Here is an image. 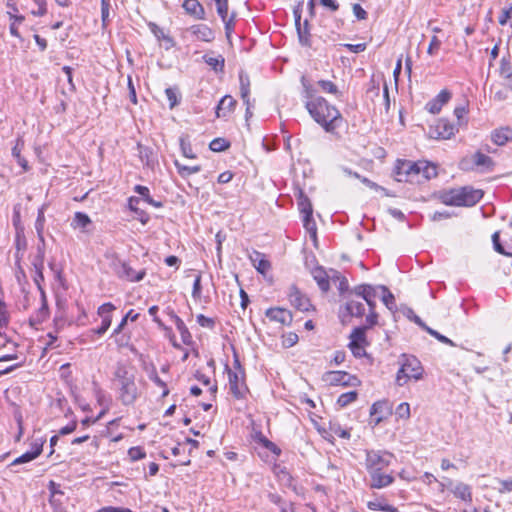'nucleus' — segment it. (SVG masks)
<instances>
[{
    "label": "nucleus",
    "instance_id": "obj_1",
    "mask_svg": "<svg viewBox=\"0 0 512 512\" xmlns=\"http://www.w3.org/2000/svg\"><path fill=\"white\" fill-rule=\"evenodd\" d=\"M136 373V368L129 363L118 362L115 367L113 384L118 391V399L125 406L133 405L139 397Z\"/></svg>",
    "mask_w": 512,
    "mask_h": 512
},
{
    "label": "nucleus",
    "instance_id": "obj_2",
    "mask_svg": "<svg viewBox=\"0 0 512 512\" xmlns=\"http://www.w3.org/2000/svg\"><path fill=\"white\" fill-rule=\"evenodd\" d=\"M305 107L311 117L327 132H333L342 121L339 110L335 106L330 105L323 97H316L306 101Z\"/></svg>",
    "mask_w": 512,
    "mask_h": 512
},
{
    "label": "nucleus",
    "instance_id": "obj_3",
    "mask_svg": "<svg viewBox=\"0 0 512 512\" xmlns=\"http://www.w3.org/2000/svg\"><path fill=\"white\" fill-rule=\"evenodd\" d=\"M483 197V191L470 187L450 189L440 195L441 202L447 206H474Z\"/></svg>",
    "mask_w": 512,
    "mask_h": 512
},
{
    "label": "nucleus",
    "instance_id": "obj_4",
    "mask_svg": "<svg viewBox=\"0 0 512 512\" xmlns=\"http://www.w3.org/2000/svg\"><path fill=\"white\" fill-rule=\"evenodd\" d=\"M424 369L421 362L412 355L402 354L400 356V368L396 375V383L404 386L409 380L418 381L423 376Z\"/></svg>",
    "mask_w": 512,
    "mask_h": 512
},
{
    "label": "nucleus",
    "instance_id": "obj_5",
    "mask_svg": "<svg viewBox=\"0 0 512 512\" xmlns=\"http://www.w3.org/2000/svg\"><path fill=\"white\" fill-rule=\"evenodd\" d=\"M460 168L465 171L478 170L481 172L491 171L494 162L491 157L477 151L470 157H465L460 161Z\"/></svg>",
    "mask_w": 512,
    "mask_h": 512
},
{
    "label": "nucleus",
    "instance_id": "obj_6",
    "mask_svg": "<svg viewBox=\"0 0 512 512\" xmlns=\"http://www.w3.org/2000/svg\"><path fill=\"white\" fill-rule=\"evenodd\" d=\"M392 454L386 451L369 450L366 452L367 471L384 470L391 463Z\"/></svg>",
    "mask_w": 512,
    "mask_h": 512
},
{
    "label": "nucleus",
    "instance_id": "obj_7",
    "mask_svg": "<svg viewBox=\"0 0 512 512\" xmlns=\"http://www.w3.org/2000/svg\"><path fill=\"white\" fill-rule=\"evenodd\" d=\"M298 206L301 214L303 215V225L309 232L311 238L316 240V223L312 218L313 208L309 198L300 192Z\"/></svg>",
    "mask_w": 512,
    "mask_h": 512
},
{
    "label": "nucleus",
    "instance_id": "obj_8",
    "mask_svg": "<svg viewBox=\"0 0 512 512\" xmlns=\"http://www.w3.org/2000/svg\"><path fill=\"white\" fill-rule=\"evenodd\" d=\"M395 174L396 179L399 182L413 181L416 176H419L418 162L398 160L395 168Z\"/></svg>",
    "mask_w": 512,
    "mask_h": 512
},
{
    "label": "nucleus",
    "instance_id": "obj_9",
    "mask_svg": "<svg viewBox=\"0 0 512 512\" xmlns=\"http://www.w3.org/2000/svg\"><path fill=\"white\" fill-rule=\"evenodd\" d=\"M226 368L228 372L230 392L237 399L243 398L248 391L244 380V371H233L232 369L228 368V366Z\"/></svg>",
    "mask_w": 512,
    "mask_h": 512
},
{
    "label": "nucleus",
    "instance_id": "obj_10",
    "mask_svg": "<svg viewBox=\"0 0 512 512\" xmlns=\"http://www.w3.org/2000/svg\"><path fill=\"white\" fill-rule=\"evenodd\" d=\"M457 128L447 119H439L435 125L430 126L428 135L433 139H450L454 136Z\"/></svg>",
    "mask_w": 512,
    "mask_h": 512
},
{
    "label": "nucleus",
    "instance_id": "obj_11",
    "mask_svg": "<svg viewBox=\"0 0 512 512\" xmlns=\"http://www.w3.org/2000/svg\"><path fill=\"white\" fill-rule=\"evenodd\" d=\"M325 380L331 385L357 386L360 381L345 371H329L325 374Z\"/></svg>",
    "mask_w": 512,
    "mask_h": 512
},
{
    "label": "nucleus",
    "instance_id": "obj_12",
    "mask_svg": "<svg viewBox=\"0 0 512 512\" xmlns=\"http://www.w3.org/2000/svg\"><path fill=\"white\" fill-rule=\"evenodd\" d=\"M288 298L290 304L297 310L308 312L312 309L310 299L304 295L295 285L289 288Z\"/></svg>",
    "mask_w": 512,
    "mask_h": 512
},
{
    "label": "nucleus",
    "instance_id": "obj_13",
    "mask_svg": "<svg viewBox=\"0 0 512 512\" xmlns=\"http://www.w3.org/2000/svg\"><path fill=\"white\" fill-rule=\"evenodd\" d=\"M114 272L117 274L118 277L126 279L131 282H138L142 280L145 276L144 270L136 272L127 263L121 261L114 263Z\"/></svg>",
    "mask_w": 512,
    "mask_h": 512
},
{
    "label": "nucleus",
    "instance_id": "obj_14",
    "mask_svg": "<svg viewBox=\"0 0 512 512\" xmlns=\"http://www.w3.org/2000/svg\"><path fill=\"white\" fill-rule=\"evenodd\" d=\"M6 7L8 8L7 15L11 21L9 26L10 34L14 37L20 38L18 25L24 22L25 17L17 14L18 8L14 0H7Z\"/></svg>",
    "mask_w": 512,
    "mask_h": 512
},
{
    "label": "nucleus",
    "instance_id": "obj_15",
    "mask_svg": "<svg viewBox=\"0 0 512 512\" xmlns=\"http://www.w3.org/2000/svg\"><path fill=\"white\" fill-rule=\"evenodd\" d=\"M370 476V488L382 489L394 482V477L391 474L384 473L383 470L368 471Z\"/></svg>",
    "mask_w": 512,
    "mask_h": 512
},
{
    "label": "nucleus",
    "instance_id": "obj_16",
    "mask_svg": "<svg viewBox=\"0 0 512 512\" xmlns=\"http://www.w3.org/2000/svg\"><path fill=\"white\" fill-rule=\"evenodd\" d=\"M265 315L271 321L278 322L282 325H290L293 320L292 313L289 310L280 307L269 308Z\"/></svg>",
    "mask_w": 512,
    "mask_h": 512
},
{
    "label": "nucleus",
    "instance_id": "obj_17",
    "mask_svg": "<svg viewBox=\"0 0 512 512\" xmlns=\"http://www.w3.org/2000/svg\"><path fill=\"white\" fill-rule=\"evenodd\" d=\"M186 32L195 37L196 40L211 42L214 40V31L205 24H196L187 28Z\"/></svg>",
    "mask_w": 512,
    "mask_h": 512
},
{
    "label": "nucleus",
    "instance_id": "obj_18",
    "mask_svg": "<svg viewBox=\"0 0 512 512\" xmlns=\"http://www.w3.org/2000/svg\"><path fill=\"white\" fill-rule=\"evenodd\" d=\"M451 99V93L443 89L435 98L430 100L425 108L432 114H437L441 111L443 105H445Z\"/></svg>",
    "mask_w": 512,
    "mask_h": 512
},
{
    "label": "nucleus",
    "instance_id": "obj_19",
    "mask_svg": "<svg viewBox=\"0 0 512 512\" xmlns=\"http://www.w3.org/2000/svg\"><path fill=\"white\" fill-rule=\"evenodd\" d=\"M43 260H44V250L41 247H38V256L37 260L33 263L35 268V276L34 282L41 293V297L45 298V291L42 288V281H44L43 275Z\"/></svg>",
    "mask_w": 512,
    "mask_h": 512
},
{
    "label": "nucleus",
    "instance_id": "obj_20",
    "mask_svg": "<svg viewBox=\"0 0 512 512\" xmlns=\"http://www.w3.org/2000/svg\"><path fill=\"white\" fill-rule=\"evenodd\" d=\"M236 100L231 95H225L219 101L216 107V116L218 118H225L232 113L236 107Z\"/></svg>",
    "mask_w": 512,
    "mask_h": 512
},
{
    "label": "nucleus",
    "instance_id": "obj_21",
    "mask_svg": "<svg viewBox=\"0 0 512 512\" xmlns=\"http://www.w3.org/2000/svg\"><path fill=\"white\" fill-rule=\"evenodd\" d=\"M378 291H380L379 286H372L369 284H361L352 290V293L358 297H361L365 300V302H369V300H375L378 296Z\"/></svg>",
    "mask_w": 512,
    "mask_h": 512
},
{
    "label": "nucleus",
    "instance_id": "obj_22",
    "mask_svg": "<svg viewBox=\"0 0 512 512\" xmlns=\"http://www.w3.org/2000/svg\"><path fill=\"white\" fill-rule=\"evenodd\" d=\"M249 258L254 268L262 275H265L271 268L270 262L265 258L264 254L258 251H253Z\"/></svg>",
    "mask_w": 512,
    "mask_h": 512
},
{
    "label": "nucleus",
    "instance_id": "obj_23",
    "mask_svg": "<svg viewBox=\"0 0 512 512\" xmlns=\"http://www.w3.org/2000/svg\"><path fill=\"white\" fill-rule=\"evenodd\" d=\"M148 26L153 35L157 38V40L164 43L166 50H169L175 46L173 38L166 34L164 30L160 28L157 24L150 22Z\"/></svg>",
    "mask_w": 512,
    "mask_h": 512
},
{
    "label": "nucleus",
    "instance_id": "obj_24",
    "mask_svg": "<svg viewBox=\"0 0 512 512\" xmlns=\"http://www.w3.org/2000/svg\"><path fill=\"white\" fill-rule=\"evenodd\" d=\"M183 8L188 14L194 16L196 19H205V10L198 0H185Z\"/></svg>",
    "mask_w": 512,
    "mask_h": 512
},
{
    "label": "nucleus",
    "instance_id": "obj_25",
    "mask_svg": "<svg viewBox=\"0 0 512 512\" xmlns=\"http://www.w3.org/2000/svg\"><path fill=\"white\" fill-rule=\"evenodd\" d=\"M311 274L321 291L328 292L330 289L328 272L323 267H316L311 271Z\"/></svg>",
    "mask_w": 512,
    "mask_h": 512
},
{
    "label": "nucleus",
    "instance_id": "obj_26",
    "mask_svg": "<svg viewBox=\"0 0 512 512\" xmlns=\"http://www.w3.org/2000/svg\"><path fill=\"white\" fill-rule=\"evenodd\" d=\"M171 319L174 321L177 330L179 331L181 335V339L184 344L189 345L192 343V335L189 332L187 326L185 325L184 321L177 316L173 311L169 313Z\"/></svg>",
    "mask_w": 512,
    "mask_h": 512
},
{
    "label": "nucleus",
    "instance_id": "obj_27",
    "mask_svg": "<svg viewBox=\"0 0 512 512\" xmlns=\"http://www.w3.org/2000/svg\"><path fill=\"white\" fill-rule=\"evenodd\" d=\"M140 202L141 198L130 197L128 205L130 210L135 213V218L139 220L142 224H146L149 221L150 217L148 213H146L143 209L139 207Z\"/></svg>",
    "mask_w": 512,
    "mask_h": 512
},
{
    "label": "nucleus",
    "instance_id": "obj_28",
    "mask_svg": "<svg viewBox=\"0 0 512 512\" xmlns=\"http://www.w3.org/2000/svg\"><path fill=\"white\" fill-rule=\"evenodd\" d=\"M116 309V307L108 302V303H104L102 304L99 308H98V315L101 317L102 319V325L109 328L110 325H111V322H112V312Z\"/></svg>",
    "mask_w": 512,
    "mask_h": 512
},
{
    "label": "nucleus",
    "instance_id": "obj_29",
    "mask_svg": "<svg viewBox=\"0 0 512 512\" xmlns=\"http://www.w3.org/2000/svg\"><path fill=\"white\" fill-rule=\"evenodd\" d=\"M45 209H46V205H42L39 209H38V214H37V218H36V221H35V229H36V232H37V237L39 239V242L44 246L45 244V240H44V227H45Z\"/></svg>",
    "mask_w": 512,
    "mask_h": 512
},
{
    "label": "nucleus",
    "instance_id": "obj_30",
    "mask_svg": "<svg viewBox=\"0 0 512 512\" xmlns=\"http://www.w3.org/2000/svg\"><path fill=\"white\" fill-rule=\"evenodd\" d=\"M492 140L498 146L505 145L509 140L512 139V129L509 127L495 130L492 133Z\"/></svg>",
    "mask_w": 512,
    "mask_h": 512
},
{
    "label": "nucleus",
    "instance_id": "obj_31",
    "mask_svg": "<svg viewBox=\"0 0 512 512\" xmlns=\"http://www.w3.org/2000/svg\"><path fill=\"white\" fill-rule=\"evenodd\" d=\"M239 82L241 98L244 103H248V99H250V79L248 74L241 71L239 73Z\"/></svg>",
    "mask_w": 512,
    "mask_h": 512
},
{
    "label": "nucleus",
    "instance_id": "obj_32",
    "mask_svg": "<svg viewBox=\"0 0 512 512\" xmlns=\"http://www.w3.org/2000/svg\"><path fill=\"white\" fill-rule=\"evenodd\" d=\"M345 310L350 316L362 317L365 307L361 301L348 300L345 304Z\"/></svg>",
    "mask_w": 512,
    "mask_h": 512
},
{
    "label": "nucleus",
    "instance_id": "obj_33",
    "mask_svg": "<svg viewBox=\"0 0 512 512\" xmlns=\"http://www.w3.org/2000/svg\"><path fill=\"white\" fill-rule=\"evenodd\" d=\"M134 191L142 197L141 200H143L144 202H146L156 208H160L163 206L161 201H156L153 198H151L148 187L142 186V185H136L134 188Z\"/></svg>",
    "mask_w": 512,
    "mask_h": 512
},
{
    "label": "nucleus",
    "instance_id": "obj_34",
    "mask_svg": "<svg viewBox=\"0 0 512 512\" xmlns=\"http://www.w3.org/2000/svg\"><path fill=\"white\" fill-rule=\"evenodd\" d=\"M204 62L209 65L215 72H223L225 59L222 55L216 57L205 54L203 56Z\"/></svg>",
    "mask_w": 512,
    "mask_h": 512
},
{
    "label": "nucleus",
    "instance_id": "obj_35",
    "mask_svg": "<svg viewBox=\"0 0 512 512\" xmlns=\"http://www.w3.org/2000/svg\"><path fill=\"white\" fill-rule=\"evenodd\" d=\"M419 175H422L425 179H431L437 176V168L434 164H430L426 161H418Z\"/></svg>",
    "mask_w": 512,
    "mask_h": 512
},
{
    "label": "nucleus",
    "instance_id": "obj_36",
    "mask_svg": "<svg viewBox=\"0 0 512 512\" xmlns=\"http://www.w3.org/2000/svg\"><path fill=\"white\" fill-rule=\"evenodd\" d=\"M23 141L18 139L15 146L12 148V155L14 158H16L17 163L23 168L24 171L29 170L28 162L27 160L21 156V151L23 148Z\"/></svg>",
    "mask_w": 512,
    "mask_h": 512
},
{
    "label": "nucleus",
    "instance_id": "obj_37",
    "mask_svg": "<svg viewBox=\"0 0 512 512\" xmlns=\"http://www.w3.org/2000/svg\"><path fill=\"white\" fill-rule=\"evenodd\" d=\"M379 289L381 291L382 302L390 311H393L396 308L394 295L389 291V289L386 286L379 285Z\"/></svg>",
    "mask_w": 512,
    "mask_h": 512
},
{
    "label": "nucleus",
    "instance_id": "obj_38",
    "mask_svg": "<svg viewBox=\"0 0 512 512\" xmlns=\"http://www.w3.org/2000/svg\"><path fill=\"white\" fill-rule=\"evenodd\" d=\"M90 224L91 219L87 214L83 212H76L72 220L71 226L74 229L81 228L82 230H85V228Z\"/></svg>",
    "mask_w": 512,
    "mask_h": 512
},
{
    "label": "nucleus",
    "instance_id": "obj_39",
    "mask_svg": "<svg viewBox=\"0 0 512 512\" xmlns=\"http://www.w3.org/2000/svg\"><path fill=\"white\" fill-rule=\"evenodd\" d=\"M453 493H454V495L457 498H460V499H462L464 501L471 502V500H472L471 490H470V487L467 484L458 483L455 486V488L453 490Z\"/></svg>",
    "mask_w": 512,
    "mask_h": 512
},
{
    "label": "nucleus",
    "instance_id": "obj_40",
    "mask_svg": "<svg viewBox=\"0 0 512 512\" xmlns=\"http://www.w3.org/2000/svg\"><path fill=\"white\" fill-rule=\"evenodd\" d=\"M174 164L177 168L179 175L183 178L188 177L192 174H195V173H198L201 171V166H199V165L186 166V165L181 164L178 160H175Z\"/></svg>",
    "mask_w": 512,
    "mask_h": 512
},
{
    "label": "nucleus",
    "instance_id": "obj_41",
    "mask_svg": "<svg viewBox=\"0 0 512 512\" xmlns=\"http://www.w3.org/2000/svg\"><path fill=\"white\" fill-rule=\"evenodd\" d=\"M39 455H40V448H39V446H37L35 448V451H27L24 454H22L21 456L17 457L11 463V466L28 463V462L36 459Z\"/></svg>",
    "mask_w": 512,
    "mask_h": 512
},
{
    "label": "nucleus",
    "instance_id": "obj_42",
    "mask_svg": "<svg viewBox=\"0 0 512 512\" xmlns=\"http://www.w3.org/2000/svg\"><path fill=\"white\" fill-rule=\"evenodd\" d=\"M318 86L321 88V90L328 94H333L337 98H340L342 96V93L339 91L336 84H334L332 81L329 80H319Z\"/></svg>",
    "mask_w": 512,
    "mask_h": 512
},
{
    "label": "nucleus",
    "instance_id": "obj_43",
    "mask_svg": "<svg viewBox=\"0 0 512 512\" xmlns=\"http://www.w3.org/2000/svg\"><path fill=\"white\" fill-rule=\"evenodd\" d=\"M296 29H297V33H298V37H299L300 43L302 45H304V46H309L310 45V43H309L310 33H309V22H308V20H305L303 22V24L297 26Z\"/></svg>",
    "mask_w": 512,
    "mask_h": 512
},
{
    "label": "nucleus",
    "instance_id": "obj_44",
    "mask_svg": "<svg viewBox=\"0 0 512 512\" xmlns=\"http://www.w3.org/2000/svg\"><path fill=\"white\" fill-rule=\"evenodd\" d=\"M367 327L355 328L350 335V343L364 344L366 345V332Z\"/></svg>",
    "mask_w": 512,
    "mask_h": 512
},
{
    "label": "nucleus",
    "instance_id": "obj_45",
    "mask_svg": "<svg viewBox=\"0 0 512 512\" xmlns=\"http://www.w3.org/2000/svg\"><path fill=\"white\" fill-rule=\"evenodd\" d=\"M138 318H139L138 313H134L133 309L129 310L128 313L123 317V319L121 320L119 325L114 329L113 335H117V334L121 333L122 330L124 329L125 325L127 324L128 320L134 322Z\"/></svg>",
    "mask_w": 512,
    "mask_h": 512
},
{
    "label": "nucleus",
    "instance_id": "obj_46",
    "mask_svg": "<svg viewBox=\"0 0 512 512\" xmlns=\"http://www.w3.org/2000/svg\"><path fill=\"white\" fill-rule=\"evenodd\" d=\"M357 392L356 391H350L347 393H343L338 397L337 404L340 407H346L347 405L351 404L357 399Z\"/></svg>",
    "mask_w": 512,
    "mask_h": 512
},
{
    "label": "nucleus",
    "instance_id": "obj_47",
    "mask_svg": "<svg viewBox=\"0 0 512 512\" xmlns=\"http://www.w3.org/2000/svg\"><path fill=\"white\" fill-rule=\"evenodd\" d=\"M367 507L372 510V511H385V512H399L397 510V508H395L394 506L392 505H389V504H381L380 502H377V501H370L368 502L367 504Z\"/></svg>",
    "mask_w": 512,
    "mask_h": 512
},
{
    "label": "nucleus",
    "instance_id": "obj_48",
    "mask_svg": "<svg viewBox=\"0 0 512 512\" xmlns=\"http://www.w3.org/2000/svg\"><path fill=\"white\" fill-rule=\"evenodd\" d=\"M259 442L270 452L275 454L276 456H279L281 454V449L272 441L267 439L265 436L261 435L259 437Z\"/></svg>",
    "mask_w": 512,
    "mask_h": 512
},
{
    "label": "nucleus",
    "instance_id": "obj_49",
    "mask_svg": "<svg viewBox=\"0 0 512 512\" xmlns=\"http://www.w3.org/2000/svg\"><path fill=\"white\" fill-rule=\"evenodd\" d=\"M229 147V143L223 138H216L211 141L209 148L214 152H221Z\"/></svg>",
    "mask_w": 512,
    "mask_h": 512
},
{
    "label": "nucleus",
    "instance_id": "obj_50",
    "mask_svg": "<svg viewBox=\"0 0 512 512\" xmlns=\"http://www.w3.org/2000/svg\"><path fill=\"white\" fill-rule=\"evenodd\" d=\"M395 415L400 419H409L410 405L406 402L400 403L396 408Z\"/></svg>",
    "mask_w": 512,
    "mask_h": 512
},
{
    "label": "nucleus",
    "instance_id": "obj_51",
    "mask_svg": "<svg viewBox=\"0 0 512 512\" xmlns=\"http://www.w3.org/2000/svg\"><path fill=\"white\" fill-rule=\"evenodd\" d=\"M180 148L183 156L190 159L195 158V154L192 151L191 144L186 138H180Z\"/></svg>",
    "mask_w": 512,
    "mask_h": 512
},
{
    "label": "nucleus",
    "instance_id": "obj_52",
    "mask_svg": "<svg viewBox=\"0 0 512 512\" xmlns=\"http://www.w3.org/2000/svg\"><path fill=\"white\" fill-rule=\"evenodd\" d=\"M426 332L429 333L431 336L435 337L438 341H440L443 344L455 346L454 342L451 339L440 334L438 331H436L432 328H426Z\"/></svg>",
    "mask_w": 512,
    "mask_h": 512
},
{
    "label": "nucleus",
    "instance_id": "obj_53",
    "mask_svg": "<svg viewBox=\"0 0 512 512\" xmlns=\"http://www.w3.org/2000/svg\"><path fill=\"white\" fill-rule=\"evenodd\" d=\"M500 74L504 78L512 74L511 62L505 57H503L500 61Z\"/></svg>",
    "mask_w": 512,
    "mask_h": 512
},
{
    "label": "nucleus",
    "instance_id": "obj_54",
    "mask_svg": "<svg viewBox=\"0 0 512 512\" xmlns=\"http://www.w3.org/2000/svg\"><path fill=\"white\" fill-rule=\"evenodd\" d=\"M349 348L356 358H362V357L366 356V350H365L364 344L349 343Z\"/></svg>",
    "mask_w": 512,
    "mask_h": 512
},
{
    "label": "nucleus",
    "instance_id": "obj_55",
    "mask_svg": "<svg viewBox=\"0 0 512 512\" xmlns=\"http://www.w3.org/2000/svg\"><path fill=\"white\" fill-rule=\"evenodd\" d=\"M128 455L132 461H137L146 456V453L141 447H132L128 450Z\"/></svg>",
    "mask_w": 512,
    "mask_h": 512
},
{
    "label": "nucleus",
    "instance_id": "obj_56",
    "mask_svg": "<svg viewBox=\"0 0 512 512\" xmlns=\"http://www.w3.org/2000/svg\"><path fill=\"white\" fill-rule=\"evenodd\" d=\"M33 2L38 6L37 10H32L31 14L34 16H44L47 13L46 0H33Z\"/></svg>",
    "mask_w": 512,
    "mask_h": 512
},
{
    "label": "nucleus",
    "instance_id": "obj_57",
    "mask_svg": "<svg viewBox=\"0 0 512 512\" xmlns=\"http://www.w3.org/2000/svg\"><path fill=\"white\" fill-rule=\"evenodd\" d=\"M197 323L201 327H205V328H209V329H213L215 326V321L212 318L206 317L203 314H199L197 316Z\"/></svg>",
    "mask_w": 512,
    "mask_h": 512
},
{
    "label": "nucleus",
    "instance_id": "obj_58",
    "mask_svg": "<svg viewBox=\"0 0 512 512\" xmlns=\"http://www.w3.org/2000/svg\"><path fill=\"white\" fill-rule=\"evenodd\" d=\"M441 47V41L438 39L437 36H432L431 40H430V44L428 46V49H427V53L429 55H435L438 50L440 49Z\"/></svg>",
    "mask_w": 512,
    "mask_h": 512
},
{
    "label": "nucleus",
    "instance_id": "obj_59",
    "mask_svg": "<svg viewBox=\"0 0 512 512\" xmlns=\"http://www.w3.org/2000/svg\"><path fill=\"white\" fill-rule=\"evenodd\" d=\"M110 0H101V18L103 25H106L109 19Z\"/></svg>",
    "mask_w": 512,
    "mask_h": 512
},
{
    "label": "nucleus",
    "instance_id": "obj_60",
    "mask_svg": "<svg viewBox=\"0 0 512 512\" xmlns=\"http://www.w3.org/2000/svg\"><path fill=\"white\" fill-rule=\"evenodd\" d=\"M492 242H493V247L494 249L503 255V253H506V250L504 249L503 245L501 244L500 242V233L499 231H496L495 233H493L492 235Z\"/></svg>",
    "mask_w": 512,
    "mask_h": 512
},
{
    "label": "nucleus",
    "instance_id": "obj_61",
    "mask_svg": "<svg viewBox=\"0 0 512 512\" xmlns=\"http://www.w3.org/2000/svg\"><path fill=\"white\" fill-rule=\"evenodd\" d=\"M165 94L169 100V106L170 108H174L178 104V98L176 90L173 88H167L165 90Z\"/></svg>",
    "mask_w": 512,
    "mask_h": 512
},
{
    "label": "nucleus",
    "instance_id": "obj_62",
    "mask_svg": "<svg viewBox=\"0 0 512 512\" xmlns=\"http://www.w3.org/2000/svg\"><path fill=\"white\" fill-rule=\"evenodd\" d=\"M512 19V6L507 9H503L501 15L499 16L498 22L500 25L504 26L507 24L508 20Z\"/></svg>",
    "mask_w": 512,
    "mask_h": 512
},
{
    "label": "nucleus",
    "instance_id": "obj_63",
    "mask_svg": "<svg viewBox=\"0 0 512 512\" xmlns=\"http://www.w3.org/2000/svg\"><path fill=\"white\" fill-rule=\"evenodd\" d=\"M353 13L358 20H365L367 18V12L362 8L360 4H353Z\"/></svg>",
    "mask_w": 512,
    "mask_h": 512
},
{
    "label": "nucleus",
    "instance_id": "obj_64",
    "mask_svg": "<svg viewBox=\"0 0 512 512\" xmlns=\"http://www.w3.org/2000/svg\"><path fill=\"white\" fill-rule=\"evenodd\" d=\"M217 8V13L220 17L226 15L228 9V0H214Z\"/></svg>",
    "mask_w": 512,
    "mask_h": 512
}]
</instances>
